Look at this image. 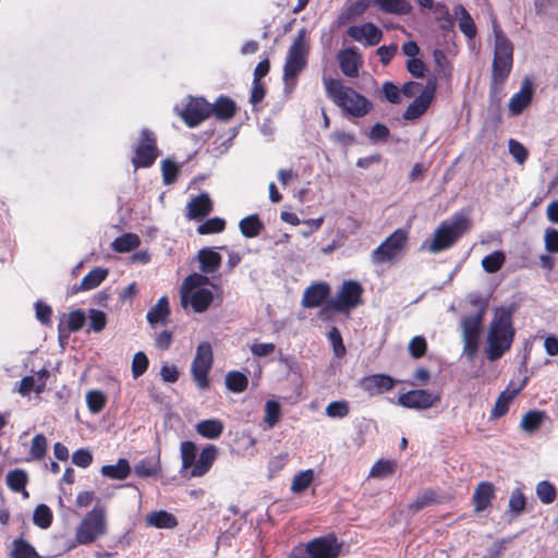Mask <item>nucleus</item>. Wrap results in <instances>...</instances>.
<instances>
[{
	"label": "nucleus",
	"instance_id": "obj_14",
	"mask_svg": "<svg viewBox=\"0 0 558 558\" xmlns=\"http://www.w3.org/2000/svg\"><path fill=\"white\" fill-rule=\"evenodd\" d=\"M180 117L187 126L195 128L210 117L209 102L203 97L191 98Z\"/></svg>",
	"mask_w": 558,
	"mask_h": 558
},
{
	"label": "nucleus",
	"instance_id": "obj_27",
	"mask_svg": "<svg viewBox=\"0 0 558 558\" xmlns=\"http://www.w3.org/2000/svg\"><path fill=\"white\" fill-rule=\"evenodd\" d=\"M199 268L205 274H213L221 265V255L211 248H202L198 252Z\"/></svg>",
	"mask_w": 558,
	"mask_h": 558
},
{
	"label": "nucleus",
	"instance_id": "obj_52",
	"mask_svg": "<svg viewBox=\"0 0 558 558\" xmlns=\"http://www.w3.org/2000/svg\"><path fill=\"white\" fill-rule=\"evenodd\" d=\"M396 462L391 460H379L371 469L369 476L386 477L391 475L396 470Z\"/></svg>",
	"mask_w": 558,
	"mask_h": 558
},
{
	"label": "nucleus",
	"instance_id": "obj_5",
	"mask_svg": "<svg viewBox=\"0 0 558 558\" xmlns=\"http://www.w3.org/2000/svg\"><path fill=\"white\" fill-rule=\"evenodd\" d=\"M471 228V221L463 215H457L451 222L444 221L435 230L428 250L432 253L445 251L454 245Z\"/></svg>",
	"mask_w": 558,
	"mask_h": 558
},
{
	"label": "nucleus",
	"instance_id": "obj_25",
	"mask_svg": "<svg viewBox=\"0 0 558 558\" xmlns=\"http://www.w3.org/2000/svg\"><path fill=\"white\" fill-rule=\"evenodd\" d=\"M146 523L156 529H174L178 526L177 518L166 510L151 511L146 517Z\"/></svg>",
	"mask_w": 558,
	"mask_h": 558
},
{
	"label": "nucleus",
	"instance_id": "obj_50",
	"mask_svg": "<svg viewBox=\"0 0 558 558\" xmlns=\"http://www.w3.org/2000/svg\"><path fill=\"white\" fill-rule=\"evenodd\" d=\"M149 360L143 351H138L133 355L131 372L133 378H138L144 375L148 368Z\"/></svg>",
	"mask_w": 558,
	"mask_h": 558
},
{
	"label": "nucleus",
	"instance_id": "obj_54",
	"mask_svg": "<svg viewBox=\"0 0 558 558\" xmlns=\"http://www.w3.org/2000/svg\"><path fill=\"white\" fill-rule=\"evenodd\" d=\"M509 510L515 515L521 514L526 506V498L520 488L512 490L509 499Z\"/></svg>",
	"mask_w": 558,
	"mask_h": 558
},
{
	"label": "nucleus",
	"instance_id": "obj_55",
	"mask_svg": "<svg viewBox=\"0 0 558 558\" xmlns=\"http://www.w3.org/2000/svg\"><path fill=\"white\" fill-rule=\"evenodd\" d=\"M427 342L422 336L413 337L409 342V353L413 359H421L426 354Z\"/></svg>",
	"mask_w": 558,
	"mask_h": 558
},
{
	"label": "nucleus",
	"instance_id": "obj_47",
	"mask_svg": "<svg viewBox=\"0 0 558 558\" xmlns=\"http://www.w3.org/2000/svg\"><path fill=\"white\" fill-rule=\"evenodd\" d=\"M460 10L461 16L459 20V28L465 35V37H468L469 39H473L477 33L476 25L464 7L461 5Z\"/></svg>",
	"mask_w": 558,
	"mask_h": 558
},
{
	"label": "nucleus",
	"instance_id": "obj_20",
	"mask_svg": "<svg viewBox=\"0 0 558 558\" xmlns=\"http://www.w3.org/2000/svg\"><path fill=\"white\" fill-rule=\"evenodd\" d=\"M330 286L326 281H318L308 286L302 296V305L305 308H315L326 303L330 294Z\"/></svg>",
	"mask_w": 558,
	"mask_h": 558
},
{
	"label": "nucleus",
	"instance_id": "obj_51",
	"mask_svg": "<svg viewBox=\"0 0 558 558\" xmlns=\"http://www.w3.org/2000/svg\"><path fill=\"white\" fill-rule=\"evenodd\" d=\"M47 452V438L43 434H37L32 439L29 454L34 460H43Z\"/></svg>",
	"mask_w": 558,
	"mask_h": 558
},
{
	"label": "nucleus",
	"instance_id": "obj_32",
	"mask_svg": "<svg viewBox=\"0 0 558 558\" xmlns=\"http://www.w3.org/2000/svg\"><path fill=\"white\" fill-rule=\"evenodd\" d=\"M378 9L388 14L404 15L411 12V4L408 0H374Z\"/></svg>",
	"mask_w": 558,
	"mask_h": 558
},
{
	"label": "nucleus",
	"instance_id": "obj_26",
	"mask_svg": "<svg viewBox=\"0 0 558 558\" xmlns=\"http://www.w3.org/2000/svg\"><path fill=\"white\" fill-rule=\"evenodd\" d=\"M223 423L218 418H208L199 421L195 429L197 434L206 439H217L223 433Z\"/></svg>",
	"mask_w": 558,
	"mask_h": 558
},
{
	"label": "nucleus",
	"instance_id": "obj_58",
	"mask_svg": "<svg viewBox=\"0 0 558 558\" xmlns=\"http://www.w3.org/2000/svg\"><path fill=\"white\" fill-rule=\"evenodd\" d=\"M510 403L511 397H506L505 393L500 392L490 412V420H497L506 415L509 411Z\"/></svg>",
	"mask_w": 558,
	"mask_h": 558
},
{
	"label": "nucleus",
	"instance_id": "obj_12",
	"mask_svg": "<svg viewBox=\"0 0 558 558\" xmlns=\"http://www.w3.org/2000/svg\"><path fill=\"white\" fill-rule=\"evenodd\" d=\"M157 138L154 132L144 129L140 134V141L134 149L132 163L135 169L149 168L158 158Z\"/></svg>",
	"mask_w": 558,
	"mask_h": 558
},
{
	"label": "nucleus",
	"instance_id": "obj_45",
	"mask_svg": "<svg viewBox=\"0 0 558 558\" xmlns=\"http://www.w3.org/2000/svg\"><path fill=\"white\" fill-rule=\"evenodd\" d=\"M86 403L92 413H99L106 407L107 397L100 390H90L86 395Z\"/></svg>",
	"mask_w": 558,
	"mask_h": 558
},
{
	"label": "nucleus",
	"instance_id": "obj_34",
	"mask_svg": "<svg viewBox=\"0 0 558 558\" xmlns=\"http://www.w3.org/2000/svg\"><path fill=\"white\" fill-rule=\"evenodd\" d=\"M208 280L206 276L199 274L190 275L184 279L181 291V304L183 307H186L189 304V293L193 292L192 290L196 288L201 289L199 287L206 284Z\"/></svg>",
	"mask_w": 558,
	"mask_h": 558
},
{
	"label": "nucleus",
	"instance_id": "obj_62",
	"mask_svg": "<svg viewBox=\"0 0 558 558\" xmlns=\"http://www.w3.org/2000/svg\"><path fill=\"white\" fill-rule=\"evenodd\" d=\"M390 135L388 126L381 122L375 123L369 131L368 138L374 142H386Z\"/></svg>",
	"mask_w": 558,
	"mask_h": 558
},
{
	"label": "nucleus",
	"instance_id": "obj_3",
	"mask_svg": "<svg viewBox=\"0 0 558 558\" xmlns=\"http://www.w3.org/2000/svg\"><path fill=\"white\" fill-rule=\"evenodd\" d=\"M324 87L328 98L347 114L364 118L372 109V101L353 87L345 86L338 78L324 77Z\"/></svg>",
	"mask_w": 558,
	"mask_h": 558
},
{
	"label": "nucleus",
	"instance_id": "obj_61",
	"mask_svg": "<svg viewBox=\"0 0 558 558\" xmlns=\"http://www.w3.org/2000/svg\"><path fill=\"white\" fill-rule=\"evenodd\" d=\"M134 472L140 477L155 476L158 473V468L148 459H143L136 463Z\"/></svg>",
	"mask_w": 558,
	"mask_h": 558
},
{
	"label": "nucleus",
	"instance_id": "obj_22",
	"mask_svg": "<svg viewBox=\"0 0 558 558\" xmlns=\"http://www.w3.org/2000/svg\"><path fill=\"white\" fill-rule=\"evenodd\" d=\"M495 498V486L493 483L483 481L480 482L472 497L474 511L483 512L490 507L493 499Z\"/></svg>",
	"mask_w": 558,
	"mask_h": 558
},
{
	"label": "nucleus",
	"instance_id": "obj_19",
	"mask_svg": "<svg viewBox=\"0 0 558 558\" xmlns=\"http://www.w3.org/2000/svg\"><path fill=\"white\" fill-rule=\"evenodd\" d=\"M395 385L396 380L387 374L367 375L360 380V387L371 396L385 393Z\"/></svg>",
	"mask_w": 558,
	"mask_h": 558
},
{
	"label": "nucleus",
	"instance_id": "obj_46",
	"mask_svg": "<svg viewBox=\"0 0 558 558\" xmlns=\"http://www.w3.org/2000/svg\"><path fill=\"white\" fill-rule=\"evenodd\" d=\"M226 229V220L220 217L207 219L205 222L197 227L198 234H213L220 233Z\"/></svg>",
	"mask_w": 558,
	"mask_h": 558
},
{
	"label": "nucleus",
	"instance_id": "obj_60",
	"mask_svg": "<svg viewBox=\"0 0 558 558\" xmlns=\"http://www.w3.org/2000/svg\"><path fill=\"white\" fill-rule=\"evenodd\" d=\"M328 339L332 345L333 353L337 357H342L345 354V347L342 337L337 327H332L328 333Z\"/></svg>",
	"mask_w": 558,
	"mask_h": 558
},
{
	"label": "nucleus",
	"instance_id": "obj_21",
	"mask_svg": "<svg viewBox=\"0 0 558 558\" xmlns=\"http://www.w3.org/2000/svg\"><path fill=\"white\" fill-rule=\"evenodd\" d=\"M209 110L210 116L218 121L229 122L236 114L238 106L232 98L221 95L214 104H209Z\"/></svg>",
	"mask_w": 558,
	"mask_h": 558
},
{
	"label": "nucleus",
	"instance_id": "obj_17",
	"mask_svg": "<svg viewBox=\"0 0 558 558\" xmlns=\"http://www.w3.org/2000/svg\"><path fill=\"white\" fill-rule=\"evenodd\" d=\"M534 86L531 80L524 78L521 88L518 93L513 94L508 104L509 116L518 117L526 108L530 107L533 100Z\"/></svg>",
	"mask_w": 558,
	"mask_h": 558
},
{
	"label": "nucleus",
	"instance_id": "obj_1",
	"mask_svg": "<svg viewBox=\"0 0 558 558\" xmlns=\"http://www.w3.org/2000/svg\"><path fill=\"white\" fill-rule=\"evenodd\" d=\"M494 58L488 94V111L496 123L501 122L502 87L513 68V45L497 21L493 22Z\"/></svg>",
	"mask_w": 558,
	"mask_h": 558
},
{
	"label": "nucleus",
	"instance_id": "obj_42",
	"mask_svg": "<svg viewBox=\"0 0 558 558\" xmlns=\"http://www.w3.org/2000/svg\"><path fill=\"white\" fill-rule=\"evenodd\" d=\"M53 520V514L47 505L40 504L35 508L33 514L34 524L40 529H48Z\"/></svg>",
	"mask_w": 558,
	"mask_h": 558
},
{
	"label": "nucleus",
	"instance_id": "obj_29",
	"mask_svg": "<svg viewBox=\"0 0 558 558\" xmlns=\"http://www.w3.org/2000/svg\"><path fill=\"white\" fill-rule=\"evenodd\" d=\"M100 472L108 478L122 481L131 474V466L126 459L120 458L116 464L104 465Z\"/></svg>",
	"mask_w": 558,
	"mask_h": 558
},
{
	"label": "nucleus",
	"instance_id": "obj_43",
	"mask_svg": "<svg viewBox=\"0 0 558 558\" xmlns=\"http://www.w3.org/2000/svg\"><path fill=\"white\" fill-rule=\"evenodd\" d=\"M12 558H41L35 548L25 539L19 538L13 542Z\"/></svg>",
	"mask_w": 558,
	"mask_h": 558
},
{
	"label": "nucleus",
	"instance_id": "obj_48",
	"mask_svg": "<svg viewBox=\"0 0 558 558\" xmlns=\"http://www.w3.org/2000/svg\"><path fill=\"white\" fill-rule=\"evenodd\" d=\"M536 495L543 504L548 505L555 501L557 490L550 482L542 481L536 486Z\"/></svg>",
	"mask_w": 558,
	"mask_h": 558
},
{
	"label": "nucleus",
	"instance_id": "obj_37",
	"mask_svg": "<svg viewBox=\"0 0 558 558\" xmlns=\"http://www.w3.org/2000/svg\"><path fill=\"white\" fill-rule=\"evenodd\" d=\"M141 240L135 233H124L112 242V248L118 253H126L137 248Z\"/></svg>",
	"mask_w": 558,
	"mask_h": 558
},
{
	"label": "nucleus",
	"instance_id": "obj_56",
	"mask_svg": "<svg viewBox=\"0 0 558 558\" xmlns=\"http://www.w3.org/2000/svg\"><path fill=\"white\" fill-rule=\"evenodd\" d=\"M162 180L165 184H172L177 181L179 174L178 165L170 160L165 159L161 163Z\"/></svg>",
	"mask_w": 558,
	"mask_h": 558
},
{
	"label": "nucleus",
	"instance_id": "obj_53",
	"mask_svg": "<svg viewBox=\"0 0 558 558\" xmlns=\"http://www.w3.org/2000/svg\"><path fill=\"white\" fill-rule=\"evenodd\" d=\"M326 415L332 418H343L349 412V403L345 400L332 401L326 407Z\"/></svg>",
	"mask_w": 558,
	"mask_h": 558
},
{
	"label": "nucleus",
	"instance_id": "obj_59",
	"mask_svg": "<svg viewBox=\"0 0 558 558\" xmlns=\"http://www.w3.org/2000/svg\"><path fill=\"white\" fill-rule=\"evenodd\" d=\"M381 92L386 98V100L390 104L397 105L401 101V88H399L396 84L390 81H386L383 83Z\"/></svg>",
	"mask_w": 558,
	"mask_h": 558
},
{
	"label": "nucleus",
	"instance_id": "obj_7",
	"mask_svg": "<svg viewBox=\"0 0 558 558\" xmlns=\"http://www.w3.org/2000/svg\"><path fill=\"white\" fill-rule=\"evenodd\" d=\"M362 286L355 280L344 281L336 299H329L319 312V316L327 317L329 313H347L362 303Z\"/></svg>",
	"mask_w": 558,
	"mask_h": 558
},
{
	"label": "nucleus",
	"instance_id": "obj_4",
	"mask_svg": "<svg viewBox=\"0 0 558 558\" xmlns=\"http://www.w3.org/2000/svg\"><path fill=\"white\" fill-rule=\"evenodd\" d=\"M182 470H189L191 477L204 476L213 466L217 458V448L214 445L205 446L196 461L197 448L191 440L182 441L180 445Z\"/></svg>",
	"mask_w": 558,
	"mask_h": 558
},
{
	"label": "nucleus",
	"instance_id": "obj_40",
	"mask_svg": "<svg viewBox=\"0 0 558 558\" xmlns=\"http://www.w3.org/2000/svg\"><path fill=\"white\" fill-rule=\"evenodd\" d=\"M439 502L438 495L435 490L428 488L424 490L421 495H418L409 506L408 508L412 512H417L425 507Z\"/></svg>",
	"mask_w": 558,
	"mask_h": 558
},
{
	"label": "nucleus",
	"instance_id": "obj_31",
	"mask_svg": "<svg viewBox=\"0 0 558 558\" xmlns=\"http://www.w3.org/2000/svg\"><path fill=\"white\" fill-rule=\"evenodd\" d=\"M86 323V315L82 310L71 311L68 315L61 319L59 324V331H63V326L68 332L80 331Z\"/></svg>",
	"mask_w": 558,
	"mask_h": 558
},
{
	"label": "nucleus",
	"instance_id": "obj_30",
	"mask_svg": "<svg viewBox=\"0 0 558 558\" xmlns=\"http://www.w3.org/2000/svg\"><path fill=\"white\" fill-rule=\"evenodd\" d=\"M239 228L243 236L256 238L264 230L265 226L257 214L248 215L240 220Z\"/></svg>",
	"mask_w": 558,
	"mask_h": 558
},
{
	"label": "nucleus",
	"instance_id": "obj_11",
	"mask_svg": "<svg viewBox=\"0 0 558 558\" xmlns=\"http://www.w3.org/2000/svg\"><path fill=\"white\" fill-rule=\"evenodd\" d=\"M408 231L404 229L395 230L372 253V260L375 264L391 263L404 250L408 243Z\"/></svg>",
	"mask_w": 558,
	"mask_h": 558
},
{
	"label": "nucleus",
	"instance_id": "obj_63",
	"mask_svg": "<svg viewBox=\"0 0 558 558\" xmlns=\"http://www.w3.org/2000/svg\"><path fill=\"white\" fill-rule=\"evenodd\" d=\"M72 462L78 468H87L93 462V456L87 449H78L72 454Z\"/></svg>",
	"mask_w": 558,
	"mask_h": 558
},
{
	"label": "nucleus",
	"instance_id": "obj_57",
	"mask_svg": "<svg viewBox=\"0 0 558 558\" xmlns=\"http://www.w3.org/2000/svg\"><path fill=\"white\" fill-rule=\"evenodd\" d=\"M509 153L519 165H523L527 157L529 151L525 146L517 140L510 138L508 142Z\"/></svg>",
	"mask_w": 558,
	"mask_h": 558
},
{
	"label": "nucleus",
	"instance_id": "obj_41",
	"mask_svg": "<svg viewBox=\"0 0 558 558\" xmlns=\"http://www.w3.org/2000/svg\"><path fill=\"white\" fill-rule=\"evenodd\" d=\"M506 260L502 251H495L482 259V267L486 272L494 274L501 269Z\"/></svg>",
	"mask_w": 558,
	"mask_h": 558
},
{
	"label": "nucleus",
	"instance_id": "obj_28",
	"mask_svg": "<svg viewBox=\"0 0 558 558\" xmlns=\"http://www.w3.org/2000/svg\"><path fill=\"white\" fill-rule=\"evenodd\" d=\"M170 315L169 301L166 295L161 296L156 305H154L147 313V322L154 326L156 324H165Z\"/></svg>",
	"mask_w": 558,
	"mask_h": 558
},
{
	"label": "nucleus",
	"instance_id": "obj_36",
	"mask_svg": "<svg viewBox=\"0 0 558 558\" xmlns=\"http://www.w3.org/2000/svg\"><path fill=\"white\" fill-rule=\"evenodd\" d=\"M315 478V473L312 469H307L305 471L298 472L291 483V492L293 494H302L305 489L310 487Z\"/></svg>",
	"mask_w": 558,
	"mask_h": 558
},
{
	"label": "nucleus",
	"instance_id": "obj_35",
	"mask_svg": "<svg viewBox=\"0 0 558 558\" xmlns=\"http://www.w3.org/2000/svg\"><path fill=\"white\" fill-rule=\"evenodd\" d=\"M108 276V270L105 268H94L88 271L81 280L80 290L88 291L97 288Z\"/></svg>",
	"mask_w": 558,
	"mask_h": 558
},
{
	"label": "nucleus",
	"instance_id": "obj_24",
	"mask_svg": "<svg viewBox=\"0 0 558 558\" xmlns=\"http://www.w3.org/2000/svg\"><path fill=\"white\" fill-rule=\"evenodd\" d=\"M214 301V294L210 290L201 288L189 293V304L196 313L205 312Z\"/></svg>",
	"mask_w": 558,
	"mask_h": 558
},
{
	"label": "nucleus",
	"instance_id": "obj_9",
	"mask_svg": "<svg viewBox=\"0 0 558 558\" xmlns=\"http://www.w3.org/2000/svg\"><path fill=\"white\" fill-rule=\"evenodd\" d=\"M486 307L487 304L483 302L475 314L465 316L462 319L463 352L469 360H473L477 354Z\"/></svg>",
	"mask_w": 558,
	"mask_h": 558
},
{
	"label": "nucleus",
	"instance_id": "obj_13",
	"mask_svg": "<svg viewBox=\"0 0 558 558\" xmlns=\"http://www.w3.org/2000/svg\"><path fill=\"white\" fill-rule=\"evenodd\" d=\"M436 90L437 81L435 77H429L421 94L407 107L402 118L414 121L425 114L435 98Z\"/></svg>",
	"mask_w": 558,
	"mask_h": 558
},
{
	"label": "nucleus",
	"instance_id": "obj_18",
	"mask_svg": "<svg viewBox=\"0 0 558 558\" xmlns=\"http://www.w3.org/2000/svg\"><path fill=\"white\" fill-rule=\"evenodd\" d=\"M347 34L355 41L362 43L364 40L366 46H376L383 38L380 28L371 22L351 25L348 27Z\"/></svg>",
	"mask_w": 558,
	"mask_h": 558
},
{
	"label": "nucleus",
	"instance_id": "obj_10",
	"mask_svg": "<svg viewBox=\"0 0 558 558\" xmlns=\"http://www.w3.org/2000/svg\"><path fill=\"white\" fill-rule=\"evenodd\" d=\"M214 363L213 347L209 342H201L196 348L191 364V375L198 389L207 390L210 387L209 372Z\"/></svg>",
	"mask_w": 558,
	"mask_h": 558
},
{
	"label": "nucleus",
	"instance_id": "obj_38",
	"mask_svg": "<svg viewBox=\"0 0 558 558\" xmlns=\"http://www.w3.org/2000/svg\"><path fill=\"white\" fill-rule=\"evenodd\" d=\"M544 416L545 414L543 411L531 410L523 415L520 427L526 433H535L539 429Z\"/></svg>",
	"mask_w": 558,
	"mask_h": 558
},
{
	"label": "nucleus",
	"instance_id": "obj_39",
	"mask_svg": "<svg viewBox=\"0 0 558 558\" xmlns=\"http://www.w3.org/2000/svg\"><path fill=\"white\" fill-rule=\"evenodd\" d=\"M248 379L246 375L239 371H231L226 375V386L228 390L234 393H241L246 390Z\"/></svg>",
	"mask_w": 558,
	"mask_h": 558
},
{
	"label": "nucleus",
	"instance_id": "obj_64",
	"mask_svg": "<svg viewBox=\"0 0 558 558\" xmlns=\"http://www.w3.org/2000/svg\"><path fill=\"white\" fill-rule=\"evenodd\" d=\"M545 247L549 253H558V230L549 228L544 235Z\"/></svg>",
	"mask_w": 558,
	"mask_h": 558
},
{
	"label": "nucleus",
	"instance_id": "obj_23",
	"mask_svg": "<svg viewBox=\"0 0 558 558\" xmlns=\"http://www.w3.org/2000/svg\"><path fill=\"white\" fill-rule=\"evenodd\" d=\"M187 218L190 219H202L209 215L213 210V202L207 193H202L196 197H193L187 203Z\"/></svg>",
	"mask_w": 558,
	"mask_h": 558
},
{
	"label": "nucleus",
	"instance_id": "obj_15",
	"mask_svg": "<svg viewBox=\"0 0 558 558\" xmlns=\"http://www.w3.org/2000/svg\"><path fill=\"white\" fill-rule=\"evenodd\" d=\"M439 395H433L428 390L414 389L401 393L397 403L407 409L426 410L439 402Z\"/></svg>",
	"mask_w": 558,
	"mask_h": 558
},
{
	"label": "nucleus",
	"instance_id": "obj_49",
	"mask_svg": "<svg viewBox=\"0 0 558 558\" xmlns=\"http://www.w3.org/2000/svg\"><path fill=\"white\" fill-rule=\"evenodd\" d=\"M281 409L277 401L268 400L265 404V417L264 421L268 428H272L277 425L280 420Z\"/></svg>",
	"mask_w": 558,
	"mask_h": 558
},
{
	"label": "nucleus",
	"instance_id": "obj_2",
	"mask_svg": "<svg viewBox=\"0 0 558 558\" xmlns=\"http://www.w3.org/2000/svg\"><path fill=\"white\" fill-rule=\"evenodd\" d=\"M513 313V306H501L494 311L487 333L486 357L489 361L500 359L510 350L515 335Z\"/></svg>",
	"mask_w": 558,
	"mask_h": 558
},
{
	"label": "nucleus",
	"instance_id": "obj_33",
	"mask_svg": "<svg viewBox=\"0 0 558 558\" xmlns=\"http://www.w3.org/2000/svg\"><path fill=\"white\" fill-rule=\"evenodd\" d=\"M7 485L8 487L15 493H23L25 497H28V493L25 490V487L28 483V475L26 471L22 469H15L10 471L7 474Z\"/></svg>",
	"mask_w": 558,
	"mask_h": 558
},
{
	"label": "nucleus",
	"instance_id": "obj_16",
	"mask_svg": "<svg viewBox=\"0 0 558 558\" xmlns=\"http://www.w3.org/2000/svg\"><path fill=\"white\" fill-rule=\"evenodd\" d=\"M337 61L342 74L350 78L359 76L364 63L363 56L355 46L341 49L337 53Z\"/></svg>",
	"mask_w": 558,
	"mask_h": 558
},
{
	"label": "nucleus",
	"instance_id": "obj_8",
	"mask_svg": "<svg viewBox=\"0 0 558 558\" xmlns=\"http://www.w3.org/2000/svg\"><path fill=\"white\" fill-rule=\"evenodd\" d=\"M107 533L106 511L102 507H94L76 527L75 541L80 545H88Z\"/></svg>",
	"mask_w": 558,
	"mask_h": 558
},
{
	"label": "nucleus",
	"instance_id": "obj_44",
	"mask_svg": "<svg viewBox=\"0 0 558 558\" xmlns=\"http://www.w3.org/2000/svg\"><path fill=\"white\" fill-rule=\"evenodd\" d=\"M88 329L87 332L94 331V332H101L106 326H107V316L106 314L96 308H90L88 311Z\"/></svg>",
	"mask_w": 558,
	"mask_h": 558
},
{
	"label": "nucleus",
	"instance_id": "obj_6",
	"mask_svg": "<svg viewBox=\"0 0 558 558\" xmlns=\"http://www.w3.org/2000/svg\"><path fill=\"white\" fill-rule=\"evenodd\" d=\"M310 39L307 31L300 28L288 50L283 65V80H294L307 65L310 53Z\"/></svg>",
	"mask_w": 558,
	"mask_h": 558
}]
</instances>
